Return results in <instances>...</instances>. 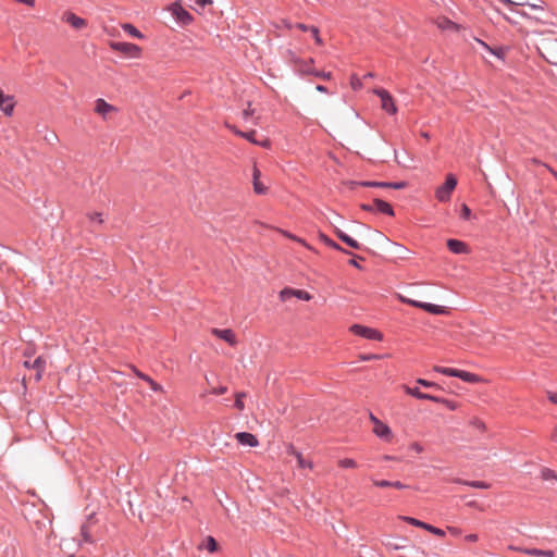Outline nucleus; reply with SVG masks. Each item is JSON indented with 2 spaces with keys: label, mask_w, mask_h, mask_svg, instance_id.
<instances>
[{
  "label": "nucleus",
  "mask_w": 557,
  "mask_h": 557,
  "mask_svg": "<svg viewBox=\"0 0 557 557\" xmlns=\"http://www.w3.org/2000/svg\"><path fill=\"white\" fill-rule=\"evenodd\" d=\"M338 466L343 469H355L358 467V463L351 458H344L338 460Z\"/></svg>",
  "instance_id": "nucleus-30"
},
{
  "label": "nucleus",
  "mask_w": 557,
  "mask_h": 557,
  "mask_svg": "<svg viewBox=\"0 0 557 557\" xmlns=\"http://www.w3.org/2000/svg\"><path fill=\"white\" fill-rule=\"evenodd\" d=\"M399 519H401L403 521L409 523L410 525L417 527V528H421V529L426 528L425 522L418 520L416 518H412V517L400 516Z\"/></svg>",
  "instance_id": "nucleus-27"
},
{
  "label": "nucleus",
  "mask_w": 557,
  "mask_h": 557,
  "mask_svg": "<svg viewBox=\"0 0 557 557\" xmlns=\"http://www.w3.org/2000/svg\"><path fill=\"white\" fill-rule=\"evenodd\" d=\"M81 535H82L83 541L85 543H92L94 542L92 536H91V532H90V527L87 523L82 525V528H81Z\"/></svg>",
  "instance_id": "nucleus-28"
},
{
  "label": "nucleus",
  "mask_w": 557,
  "mask_h": 557,
  "mask_svg": "<svg viewBox=\"0 0 557 557\" xmlns=\"http://www.w3.org/2000/svg\"><path fill=\"white\" fill-rule=\"evenodd\" d=\"M404 389L407 395H410L417 399H419V397L421 396V393H422L418 387H410L407 385L404 386Z\"/></svg>",
  "instance_id": "nucleus-37"
},
{
  "label": "nucleus",
  "mask_w": 557,
  "mask_h": 557,
  "mask_svg": "<svg viewBox=\"0 0 557 557\" xmlns=\"http://www.w3.org/2000/svg\"><path fill=\"white\" fill-rule=\"evenodd\" d=\"M406 185V182H387V188L403 189Z\"/></svg>",
  "instance_id": "nucleus-46"
},
{
  "label": "nucleus",
  "mask_w": 557,
  "mask_h": 557,
  "mask_svg": "<svg viewBox=\"0 0 557 557\" xmlns=\"http://www.w3.org/2000/svg\"><path fill=\"white\" fill-rule=\"evenodd\" d=\"M417 383L423 387H428V388H431V387H434V388H438V385L434 382H431V381H428V380H424V379H418L417 380Z\"/></svg>",
  "instance_id": "nucleus-43"
},
{
  "label": "nucleus",
  "mask_w": 557,
  "mask_h": 557,
  "mask_svg": "<svg viewBox=\"0 0 557 557\" xmlns=\"http://www.w3.org/2000/svg\"><path fill=\"white\" fill-rule=\"evenodd\" d=\"M246 397V393L244 392H238L235 394V403H234V407L236 409H238L239 411L244 410L245 408V404L243 401V399Z\"/></svg>",
  "instance_id": "nucleus-31"
},
{
  "label": "nucleus",
  "mask_w": 557,
  "mask_h": 557,
  "mask_svg": "<svg viewBox=\"0 0 557 557\" xmlns=\"http://www.w3.org/2000/svg\"><path fill=\"white\" fill-rule=\"evenodd\" d=\"M547 398L550 403L557 405V393L556 392L548 391Z\"/></svg>",
  "instance_id": "nucleus-52"
},
{
  "label": "nucleus",
  "mask_w": 557,
  "mask_h": 557,
  "mask_svg": "<svg viewBox=\"0 0 557 557\" xmlns=\"http://www.w3.org/2000/svg\"><path fill=\"white\" fill-rule=\"evenodd\" d=\"M46 364H47L46 359L44 357L39 356L33 361L32 369H34L36 371L45 372Z\"/></svg>",
  "instance_id": "nucleus-29"
},
{
  "label": "nucleus",
  "mask_w": 557,
  "mask_h": 557,
  "mask_svg": "<svg viewBox=\"0 0 557 557\" xmlns=\"http://www.w3.org/2000/svg\"><path fill=\"white\" fill-rule=\"evenodd\" d=\"M350 332L357 336L371 339V341H382V334L375 329H371L368 326H363L360 324H352L350 326Z\"/></svg>",
  "instance_id": "nucleus-6"
},
{
  "label": "nucleus",
  "mask_w": 557,
  "mask_h": 557,
  "mask_svg": "<svg viewBox=\"0 0 557 557\" xmlns=\"http://www.w3.org/2000/svg\"><path fill=\"white\" fill-rule=\"evenodd\" d=\"M134 372L136 374L137 377L141 379L143 381L147 382L150 386V388L153 391V392H162L163 391V387L157 383L156 381H153L149 375L140 372L139 370L137 369H134Z\"/></svg>",
  "instance_id": "nucleus-19"
},
{
  "label": "nucleus",
  "mask_w": 557,
  "mask_h": 557,
  "mask_svg": "<svg viewBox=\"0 0 557 557\" xmlns=\"http://www.w3.org/2000/svg\"><path fill=\"white\" fill-rule=\"evenodd\" d=\"M460 216L463 219V220H469L470 216H471V210L470 208L467 206V205H462L461 206V214Z\"/></svg>",
  "instance_id": "nucleus-45"
},
{
  "label": "nucleus",
  "mask_w": 557,
  "mask_h": 557,
  "mask_svg": "<svg viewBox=\"0 0 557 557\" xmlns=\"http://www.w3.org/2000/svg\"><path fill=\"white\" fill-rule=\"evenodd\" d=\"M433 370L447 376L458 377L467 383L474 384L481 382V377L479 375L468 371L441 366H435Z\"/></svg>",
  "instance_id": "nucleus-1"
},
{
  "label": "nucleus",
  "mask_w": 557,
  "mask_h": 557,
  "mask_svg": "<svg viewBox=\"0 0 557 557\" xmlns=\"http://www.w3.org/2000/svg\"><path fill=\"white\" fill-rule=\"evenodd\" d=\"M523 554L537 557H554L555 553L550 549L544 550L539 548L523 549Z\"/></svg>",
  "instance_id": "nucleus-23"
},
{
  "label": "nucleus",
  "mask_w": 557,
  "mask_h": 557,
  "mask_svg": "<svg viewBox=\"0 0 557 557\" xmlns=\"http://www.w3.org/2000/svg\"><path fill=\"white\" fill-rule=\"evenodd\" d=\"M14 98L13 96L5 95L0 89V111H2L7 116H11L14 111Z\"/></svg>",
  "instance_id": "nucleus-10"
},
{
  "label": "nucleus",
  "mask_w": 557,
  "mask_h": 557,
  "mask_svg": "<svg viewBox=\"0 0 557 557\" xmlns=\"http://www.w3.org/2000/svg\"><path fill=\"white\" fill-rule=\"evenodd\" d=\"M87 216L91 222H96L98 224L103 223L102 214L100 212L88 213Z\"/></svg>",
  "instance_id": "nucleus-39"
},
{
  "label": "nucleus",
  "mask_w": 557,
  "mask_h": 557,
  "mask_svg": "<svg viewBox=\"0 0 557 557\" xmlns=\"http://www.w3.org/2000/svg\"><path fill=\"white\" fill-rule=\"evenodd\" d=\"M212 333L215 336H218L219 338L228 343L231 346H234L236 344L235 334L231 329H224V330L213 329Z\"/></svg>",
  "instance_id": "nucleus-14"
},
{
  "label": "nucleus",
  "mask_w": 557,
  "mask_h": 557,
  "mask_svg": "<svg viewBox=\"0 0 557 557\" xmlns=\"http://www.w3.org/2000/svg\"><path fill=\"white\" fill-rule=\"evenodd\" d=\"M438 404H443L445 407H447L449 410H456L458 408V405L456 401H453L447 398L438 397Z\"/></svg>",
  "instance_id": "nucleus-34"
},
{
  "label": "nucleus",
  "mask_w": 557,
  "mask_h": 557,
  "mask_svg": "<svg viewBox=\"0 0 557 557\" xmlns=\"http://www.w3.org/2000/svg\"><path fill=\"white\" fill-rule=\"evenodd\" d=\"M380 358H381V356H379V355H361L360 356V359L362 361L376 360V359H380Z\"/></svg>",
  "instance_id": "nucleus-51"
},
{
  "label": "nucleus",
  "mask_w": 557,
  "mask_h": 557,
  "mask_svg": "<svg viewBox=\"0 0 557 557\" xmlns=\"http://www.w3.org/2000/svg\"><path fill=\"white\" fill-rule=\"evenodd\" d=\"M293 455L296 457L299 468H308V469L313 468V463L309 460H306L302 457L301 453L294 450Z\"/></svg>",
  "instance_id": "nucleus-26"
},
{
  "label": "nucleus",
  "mask_w": 557,
  "mask_h": 557,
  "mask_svg": "<svg viewBox=\"0 0 557 557\" xmlns=\"http://www.w3.org/2000/svg\"><path fill=\"white\" fill-rule=\"evenodd\" d=\"M314 60L312 58L308 60H295V70L301 75H313L317 70L313 67Z\"/></svg>",
  "instance_id": "nucleus-9"
},
{
  "label": "nucleus",
  "mask_w": 557,
  "mask_h": 557,
  "mask_svg": "<svg viewBox=\"0 0 557 557\" xmlns=\"http://www.w3.org/2000/svg\"><path fill=\"white\" fill-rule=\"evenodd\" d=\"M348 184H349L350 188H354L355 186L387 188V182H375V181L356 182V181H350Z\"/></svg>",
  "instance_id": "nucleus-21"
},
{
  "label": "nucleus",
  "mask_w": 557,
  "mask_h": 557,
  "mask_svg": "<svg viewBox=\"0 0 557 557\" xmlns=\"http://www.w3.org/2000/svg\"><path fill=\"white\" fill-rule=\"evenodd\" d=\"M294 297L305 301H309L312 299V295L304 289H294Z\"/></svg>",
  "instance_id": "nucleus-32"
},
{
  "label": "nucleus",
  "mask_w": 557,
  "mask_h": 557,
  "mask_svg": "<svg viewBox=\"0 0 557 557\" xmlns=\"http://www.w3.org/2000/svg\"><path fill=\"white\" fill-rule=\"evenodd\" d=\"M458 483H461V484H465L467 486L474 487V488H482V490L490 488V484L484 481H461V480H459Z\"/></svg>",
  "instance_id": "nucleus-25"
},
{
  "label": "nucleus",
  "mask_w": 557,
  "mask_h": 557,
  "mask_svg": "<svg viewBox=\"0 0 557 557\" xmlns=\"http://www.w3.org/2000/svg\"><path fill=\"white\" fill-rule=\"evenodd\" d=\"M310 33L312 34L315 44L321 46L323 44V41L320 37L319 28L317 26H310Z\"/></svg>",
  "instance_id": "nucleus-40"
},
{
  "label": "nucleus",
  "mask_w": 557,
  "mask_h": 557,
  "mask_svg": "<svg viewBox=\"0 0 557 557\" xmlns=\"http://www.w3.org/2000/svg\"><path fill=\"white\" fill-rule=\"evenodd\" d=\"M235 438L240 445L244 446L256 447L259 444L258 438L248 432H238L235 434Z\"/></svg>",
  "instance_id": "nucleus-13"
},
{
  "label": "nucleus",
  "mask_w": 557,
  "mask_h": 557,
  "mask_svg": "<svg viewBox=\"0 0 557 557\" xmlns=\"http://www.w3.org/2000/svg\"><path fill=\"white\" fill-rule=\"evenodd\" d=\"M206 548L210 553H214L218 549V543L212 536H208L206 540Z\"/></svg>",
  "instance_id": "nucleus-35"
},
{
  "label": "nucleus",
  "mask_w": 557,
  "mask_h": 557,
  "mask_svg": "<svg viewBox=\"0 0 557 557\" xmlns=\"http://www.w3.org/2000/svg\"><path fill=\"white\" fill-rule=\"evenodd\" d=\"M404 301L416 307V308L422 309V306H425V302H422V301H417V300H404Z\"/></svg>",
  "instance_id": "nucleus-54"
},
{
  "label": "nucleus",
  "mask_w": 557,
  "mask_h": 557,
  "mask_svg": "<svg viewBox=\"0 0 557 557\" xmlns=\"http://www.w3.org/2000/svg\"><path fill=\"white\" fill-rule=\"evenodd\" d=\"M475 41L483 48L485 49L486 51H492V47H490L486 42H484L483 40L479 39V38H475Z\"/></svg>",
  "instance_id": "nucleus-58"
},
{
  "label": "nucleus",
  "mask_w": 557,
  "mask_h": 557,
  "mask_svg": "<svg viewBox=\"0 0 557 557\" xmlns=\"http://www.w3.org/2000/svg\"><path fill=\"white\" fill-rule=\"evenodd\" d=\"M411 449L414 450L416 453H421L423 450V447L419 443H412Z\"/></svg>",
  "instance_id": "nucleus-62"
},
{
  "label": "nucleus",
  "mask_w": 557,
  "mask_h": 557,
  "mask_svg": "<svg viewBox=\"0 0 557 557\" xmlns=\"http://www.w3.org/2000/svg\"><path fill=\"white\" fill-rule=\"evenodd\" d=\"M447 531L454 536H459L461 534V530L456 527H447Z\"/></svg>",
  "instance_id": "nucleus-53"
},
{
  "label": "nucleus",
  "mask_w": 557,
  "mask_h": 557,
  "mask_svg": "<svg viewBox=\"0 0 557 557\" xmlns=\"http://www.w3.org/2000/svg\"><path fill=\"white\" fill-rule=\"evenodd\" d=\"M434 23L441 30L459 32L461 29L459 24L453 22L446 16H438Z\"/></svg>",
  "instance_id": "nucleus-11"
},
{
  "label": "nucleus",
  "mask_w": 557,
  "mask_h": 557,
  "mask_svg": "<svg viewBox=\"0 0 557 557\" xmlns=\"http://www.w3.org/2000/svg\"><path fill=\"white\" fill-rule=\"evenodd\" d=\"M336 236L343 242L345 243L347 246H349L350 248H354V249H361V244H359L356 239H354L352 237H350L349 235H347L346 233H344L342 230H339L338 227H335L334 230Z\"/></svg>",
  "instance_id": "nucleus-16"
},
{
  "label": "nucleus",
  "mask_w": 557,
  "mask_h": 557,
  "mask_svg": "<svg viewBox=\"0 0 557 557\" xmlns=\"http://www.w3.org/2000/svg\"><path fill=\"white\" fill-rule=\"evenodd\" d=\"M391 487H394V488H397V490H404V488L407 487V485L401 483L400 481H392V486Z\"/></svg>",
  "instance_id": "nucleus-55"
},
{
  "label": "nucleus",
  "mask_w": 557,
  "mask_h": 557,
  "mask_svg": "<svg viewBox=\"0 0 557 557\" xmlns=\"http://www.w3.org/2000/svg\"><path fill=\"white\" fill-rule=\"evenodd\" d=\"M361 209L367 212H373L374 211L373 202L372 203H362Z\"/></svg>",
  "instance_id": "nucleus-56"
},
{
  "label": "nucleus",
  "mask_w": 557,
  "mask_h": 557,
  "mask_svg": "<svg viewBox=\"0 0 557 557\" xmlns=\"http://www.w3.org/2000/svg\"><path fill=\"white\" fill-rule=\"evenodd\" d=\"M251 114H252V110L250 109V103H249L248 108L243 111V119L247 121Z\"/></svg>",
  "instance_id": "nucleus-57"
},
{
  "label": "nucleus",
  "mask_w": 557,
  "mask_h": 557,
  "mask_svg": "<svg viewBox=\"0 0 557 557\" xmlns=\"http://www.w3.org/2000/svg\"><path fill=\"white\" fill-rule=\"evenodd\" d=\"M550 440L557 443V425L552 431Z\"/></svg>",
  "instance_id": "nucleus-64"
},
{
  "label": "nucleus",
  "mask_w": 557,
  "mask_h": 557,
  "mask_svg": "<svg viewBox=\"0 0 557 557\" xmlns=\"http://www.w3.org/2000/svg\"><path fill=\"white\" fill-rule=\"evenodd\" d=\"M490 53L494 54L498 59H504L506 55V49L503 47L492 48V51H490Z\"/></svg>",
  "instance_id": "nucleus-42"
},
{
  "label": "nucleus",
  "mask_w": 557,
  "mask_h": 557,
  "mask_svg": "<svg viewBox=\"0 0 557 557\" xmlns=\"http://www.w3.org/2000/svg\"><path fill=\"white\" fill-rule=\"evenodd\" d=\"M226 392H227L226 386H219V387L212 388L210 391V393L213 395H222V394H225Z\"/></svg>",
  "instance_id": "nucleus-49"
},
{
  "label": "nucleus",
  "mask_w": 557,
  "mask_h": 557,
  "mask_svg": "<svg viewBox=\"0 0 557 557\" xmlns=\"http://www.w3.org/2000/svg\"><path fill=\"white\" fill-rule=\"evenodd\" d=\"M94 111H95V113L100 115L103 120H107L109 114L116 113L119 110L116 107L110 104L104 99L98 98L95 101Z\"/></svg>",
  "instance_id": "nucleus-7"
},
{
  "label": "nucleus",
  "mask_w": 557,
  "mask_h": 557,
  "mask_svg": "<svg viewBox=\"0 0 557 557\" xmlns=\"http://www.w3.org/2000/svg\"><path fill=\"white\" fill-rule=\"evenodd\" d=\"M372 482H373V485L376 487H391L392 486V481H387V480H372Z\"/></svg>",
  "instance_id": "nucleus-44"
},
{
  "label": "nucleus",
  "mask_w": 557,
  "mask_h": 557,
  "mask_svg": "<svg viewBox=\"0 0 557 557\" xmlns=\"http://www.w3.org/2000/svg\"><path fill=\"white\" fill-rule=\"evenodd\" d=\"M122 29L131 37L138 39L145 38L144 34L139 29H137L133 24L124 23L122 24Z\"/></svg>",
  "instance_id": "nucleus-22"
},
{
  "label": "nucleus",
  "mask_w": 557,
  "mask_h": 557,
  "mask_svg": "<svg viewBox=\"0 0 557 557\" xmlns=\"http://www.w3.org/2000/svg\"><path fill=\"white\" fill-rule=\"evenodd\" d=\"M109 47L111 50L120 52L131 59H139L143 54V49L132 42L110 41Z\"/></svg>",
  "instance_id": "nucleus-2"
},
{
  "label": "nucleus",
  "mask_w": 557,
  "mask_h": 557,
  "mask_svg": "<svg viewBox=\"0 0 557 557\" xmlns=\"http://www.w3.org/2000/svg\"><path fill=\"white\" fill-rule=\"evenodd\" d=\"M314 76L325 81H330L332 78V73L324 71H315Z\"/></svg>",
  "instance_id": "nucleus-47"
},
{
  "label": "nucleus",
  "mask_w": 557,
  "mask_h": 557,
  "mask_svg": "<svg viewBox=\"0 0 557 557\" xmlns=\"http://www.w3.org/2000/svg\"><path fill=\"white\" fill-rule=\"evenodd\" d=\"M457 186V178L453 174L446 176L445 183L438 186L435 190V197L440 202H447L450 200L451 194Z\"/></svg>",
  "instance_id": "nucleus-3"
},
{
  "label": "nucleus",
  "mask_w": 557,
  "mask_h": 557,
  "mask_svg": "<svg viewBox=\"0 0 557 557\" xmlns=\"http://www.w3.org/2000/svg\"><path fill=\"white\" fill-rule=\"evenodd\" d=\"M295 27L298 28L301 32H310V26H308L306 24H302V23H297L295 25Z\"/></svg>",
  "instance_id": "nucleus-59"
},
{
  "label": "nucleus",
  "mask_w": 557,
  "mask_h": 557,
  "mask_svg": "<svg viewBox=\"0 0 557 557\" xmlns=\"http://www.w3.org/2000/svg\"><path fill=\"white\" fill-rule=\"evenodd\" d=\"M61 20L64 23L71 25L75 29H82V28L86 27V25H87L86 20L79 17L78 15H76L75 13H73L71 11L64 12Z\"/></svg>",
  "instance_id": "nucleus-8"
},
{
  "label": "nucleus",
  "mask_w": 557,
  "mask_h": 557,
  "mask_svg": "<svg viewBox=\"0 0 557 557\" xmlns=\"http://www.w3.org/2000/svg\"><path fill=\"white\" fill-rule=\"evenodd\" d=\"M256 135H257V132L253 129L249 131V132L239 133V137L247 139L251 144L263 147V148H270L271 141L268 138L258 140L256 138Z\"/></svg>",
  "instance_id": "nucleus-12"
},
{
  "label": "nucleus",
  "mask_w": 557,
  "mask_h": 557,
  "mask_svg": "<svg viewBox=\"0 0 557 557\" xmlns=\"http://www.w3.org/2000/svg\"><path fill=\"white\" fill-rule=\"evenodd\" d=\"M447 247L449 251L456 255L467 253L469 251L467 244L458 239H448Z\"/></svg>",
  "instance_id": "nucleus-15"
},
{
  "label": "nucleus",
  "mask_w": 557,
  "mask_h": 557,
  "mask_svg": "<svg viewBox=\"0 0 557 557\" xmlns=\"http://www.w3.org/2000/svg\"><path fill=\"white\" fill-rule=\"evenodd\" d=\"M422 309L429 313L433 314H443L446 312L445 308L438 305L425 302V306H422Z\"/></svg>",
  "instance_id": "nucleus-24"
},
{
  "label": "nucleus",
  "mask_w": 557,
  "mask_h": 557,
  "mask_svg": "<svg viewBox=\"0 0 557 557\" xmlns=\"http://www.w3.org/2000/svg\"><path fill=\"white\" fill-rule=\"evenodd\" d=\"M260 175L261 173L255 164L252 169L253 190L258 195H263L267 191V187L259 181Z\"/></svg>",
  "instance_id": "nucleus-18"
},
{
  "label": "nucleus",
  "mask_w": 557,
  "mask_h": 557,
  "mask_svg": "<svg viewBox=\"0 0 557 557\" xmlns=\"http://www.w3.org/2000/svg\"><path fill=\"white\" fill-rule=\"evenodd\" d=\"M369 419L373 423V433L381 440L389 442L392 440V430L391 428L382 422L372 412L369 413Z\"/></svg>",
  "instance_id": "nucleus-4"
},
{
  "label": "nucleus",
  "mask_w": 557,
  "mask_h": 557,
  "mask_svg": "<svg viewBox=\"0 0 557 557\" xmlns=\"http://www.w3.org/2000/svg\"><path fill=\"white\" fill-rule=\"evenodd\" d=\"M292 297H294V288L285 287L280 292V299L282 301H286Z\"/></svg>",
  "instance_id": "nucleus-33"
},
{
  "label": "nucleus",
  "mask_w": 557,
  "mask_h": 557,
  "mask_svg": "<svg viewBox=\"0 0 557 557\" xmlns=\"http://www.w3.org/2000/svg\"><path fill=\"white\" fill-rule=\"evenodd\" d=\"M225 125L228 129H231L237 136H239V133H244L243 131L238 129L235 125H231L228 123H226Z\"/></svg>",
  "instance_id": "nucleus-60"
},
{
  "label": "nucleus",
  "mask_w": 557,
  "mask_h": 557,
  "mask_svg": "<svg viewBox=\"0 0 557 557\" xmlns=\"http://www.w3.org/2000/svg\"><path fill=\"white\" fill-rule=\"evenodd\" d=\"M541 476L543 480H550V479L557 480L556 473L549 468H543L541 471Z\"/></svg>",
  "instance_id": "nucleus-36"
},
{
  "label": "nucleus",
  "mask_w": 557,
  "mask_h": 557,
  "mask_svg": "<svg viewBox=\"0 0 557 557\" xmlns=\"http://www.w3.org/2000/svg\"><path fill=\"white\" fill-rule=\"evenodd\" d=\"M350 85L354 90H358L362 87V82L357 75H352L350 78Z\"/></svg>",
  "instance_id": "nucleus-41"
},
{
  "label": "nucleus",
  "mask_w": 557,
  "mask_h": 557,
  "mask_svg": "<svg viewBox=\"0 0 557 557\" xmlns=\"http://www.w3.org/2000/svg\"><path fill=\"white\" fill-rule=\"evenodd\" d=\"M419 399H424V400H430V401L436 403V401H438V396H434V395L426 394V393L422 392Z\"/></svg>",
  "instance_id": "nucleus-48"
},
{
  "label": "nucleus",
  "mask_w": 557,
  "mask_h": 557,
  "mask_svg": "<svg viewBox=\"0 0 557 557\" xmlns=\"http://www.w3.org/2000/svg\"><path fill=\"white\" fill-rule=\"evenodd\" d=\"M373 206H374V211H377L380 213H383V214H386L389 216L394 215V210H393L392 206L384 200L375 198L373 200Z\"/></svg>",
  "instance_id": "nucleus-17"
},
{
  "label": "nucleus",
  "mask_w": 557,
  "mask_h": 557,
  "mask_svg": "<svg viewBox=\"0 0 557 557\" xmlns=\"http://www.w3.org/2000/svg\"><path fill=\"white\" fill-rule=\"evenodd\" d=\"M319 238L320 240L326 245L327 247L334 249V250H337V251H341V252H344V253H347V255H350V251L346 250L345 248H343L341 245H338L336 242H334L333 239H331L329 236H326L325 234L323 233H320L319 234Z\"/></svg>",
  "instance_id": "nucleus-20"
},
{
  "label": "nucleus",
  "mask_w": 557,
  "mask_h": 557,
  "mask_svg": "<svg viewBox=\"0 0 557 557\" xmlns=\"http://www.w3.org/2000/svg\"><path fill=\"white\" fill-rule=\"evenodd\" d=\"M286 236H287V237H289L290 239L296 240V242H298V243H300V244H302L304 246H306V247H308V248H309V246L305 243V240H304V239L298 238V237H296L295 235H292V234H286Z\"/></svg>",
  "instance_id": "nucleus-61"
},
{
  "label": "nucleus",
  "mask_w": 557,
  "mask_h": 557,
  "mask_svg": "<svg viewBox=\"0 0 557 557\" xmlns=\"http://www.w3.org/2000/svg\"><path fill=\"white\" fill-rule=\"evenodd\" d=\"M424 530L429 531L430 533L434 534V535H437V536H441L443 537L445 535V531L440 529V528H436L432 524H429L426 523V528H424Z\"/></svg>",
  "instance_id": "nucleus-38"
},
{
  "label": "nucleus",
  "mask_w": 557,
  "mask_h": 557,
  "mask_svg": "<svg viewBox=\"0 0 557 557\" xmlns=\"http://www.w3.org/2000/svg\"><path fill=\"white\" fill-rule=\"evenodd\" d=\"M465 540L468 542L474 543L478 541V535L476 534H468V535H466Z\"/></svg>",
  "instance_id": "nucleus-63"
},
{
  "label": "nucleus",
  "mask_w": 557,
  "mask_h": 557,
  "mask_svg": "<svg viewBox=\"0 0 557 557\" xmlns=\"http://www.w3.org/2000/svg\"><path fill=\"white\" fill-rule=\"evenodd\" d=\"M178 17L184 22H190L191 21V15L185 11V10H182V12L178 14Z\"/></svg>",
  "instance_id": "nucleus-50"
},
{
  "label": "nucleus",
  "mask_w": 557,
  "mask_h": 557,
  "mask_svg": "<svg viewBox=\"0 0 557 557\" xmlns=\"http://www.w3.org/2000/svg\"><path fill=\"white\" fill-rule=\"evenodd\" d=\"M373 92L381 99V108L388 114H396L397 107L391 94L383 88H375Z\"/></svg>",
  "instance_id": "nucleus-5"
}]
</instances>
